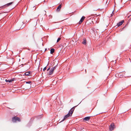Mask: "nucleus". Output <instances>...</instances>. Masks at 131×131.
<instances>
[{"mask_svg":"<svg viewBox=\"0 0 131 131\" xmlns=\"http://www.w3.org/2000/svg\"><path fill=\"white\" fill-rule=\"evenodd\" d=\"M74 107H73L71 109L68 113L64 116V118L61 122L64 121L68 118L72 116L74 109Z\"/></svg>","mask_w":131,"mask_h":131,"instance_id":"nucleus-1","label":"nucleus"},{"mask_svg":"<svg viewBox=\"0 0 131 131\" xmlns=\"http://www.w3.org/2000/svg\"><path fill=\"white\" fill-rule=\"evenodd\" d=\"M17 121L18 122H20V119L16 117H13L12 118V121L13 122H15Z\"/></svg>","mask_w":131,"mask_h":131,"instance_id":"nucleus-2","label":"nucleus"},{"mask_svg":"<svg viewBox=\"0 0 131 131\" xmlns=\"http://www.w3.org/2000/svg\"><path fill=\"white\" fill-rule=\"evenodd\" d=\"M114 128V125L113 124H112L110 126L109 128L110 130H113Z\"/></svg>","mask_w":131,"mask_h":131,"instance_id":"nucleus-3","label":"nucleus"},{"mask_svg":"<svg viewBox=\"0 0 131 131\" xmlns=\"http://www.w3.org/2000/svg\"><path fill=\"white\" fill-rule=\"evenodd\" d=\"M85 18V17L84 16H83L81 18V19H80L79 21V24H81Z\"/></svg>","mask_w":131,"mask_h":131,"instance_id":"nucleus-4","label":"nucleus"},{"mask_svg":"<svg viewBox=\"0 0 131 131\" xmlns=\"http://www.w3.org/2000/svg\"><path fill=\"white\" fill-rule=\"evenodd\" d=\"M124 22V20H122L121 21L119 22V23L117 24V25L118 26H119L121 25Z\"/></svg>","mask_w":131,"mask_h":131,"instance_id":"nucleus-5","label":"nucleus"},{"mask_svg":"<svg viewBox=\"0 0 131 131\" xmlns=\"http://www.w3.org/2000/svg\"><path fill=\"white\" fill-rule=\"evenodd\" d=\"M90 118V117H87L84 118L83 120L85 121H88L89 120Z\"/></svg>","mask_w":131,"mask_h":131,"instance_id":"nucleus-6","label":"nucleus"},{"mask_svg":"<svg viewBox=\"0 0 131 131\" xmlns=\"http://www.w3.org/2000/svg\"><path fill=\"white\" fill-rule=\"evenodd\" d=\"M82 43L84 45H85L86 43V40L85 38L83 39V41L82 42Z\"/></svg>","mask_w":131,"mask_h":131,"instance_id":"nucleus-7","label":"nucleus"},{"mask_svg":"<svg viewBox=\"0 0 131 131\" xmlns=\"http://www.w3.org/2000/svg\"><path fill=\"white\" fill-rule=\"evenodd\" d=\"M61 7V4H60L57 8V11H59L60 10Z\"/></svg>","mask_w":131,"mask_h":131,"instance_id":"nucleus-8","label":"nucleus"},{"mask_svg":"<svg viewBox=\"0 0 131 131\" xmlns=\"http://www.w3.org/2000/svg\"><path fill=\"white\" fill-rule=\"evenodd\" d=\"M54 49L53 48H51L50 50V53L52 54L54 52Z\"/></svg>","mask_w":131,"mask_h":131,"instance_id":"nucleus-9","label":"nucleus"},{"mask_svg":"<svg viewBox=\"0 0 131 131\" xmlns=\"http://www.w3.org/2000/svg\"><path fill=\"white\" fill-rule=\"evenodd\" d=\"M53 71L51 69L49 71V75H51L53 73Z\"/></svg>","mask_w":131,"mask_h":131,"instance_id":"nucleus-10","label":"nucleus"},{"mask_svg":"<svg viewBox=\"0 0 131 131\" xmlns=\"http://www.w3.org/2000/svg\"><path fill=\"white\" fill-rule=\"evenodd\" d=\"M30 73L29 72H27L25 73V74L26 75L28 76L29 75Z\"/></svg>","mask_w":131,"mask_h":131,"instance_id":"nucleus-11","label":"nucleus"},{"mask_svg":"<svg viewBox=\"0 0 131 131\" xmlns=\"http://www.w3.org/2000/svg\"><path fill=\"white\" fill-rule=\"evenodd\" d=\"M6 82H12V80H6Z\"/></svg>","mask_w":131,"mask_h":131,"instance_id":"nucleus-12","label":"nucleus"},{"mask_svg":"<svg viewBox=\"0 0 131 131\" xmlns=\"http://www.w3.org/2000/svg\"><path fill=\"white\" fill-rule=\"evenodd\" d=\"M56 66L52 68L51 69L52 70L54 71V70L56 69Z\"/></svg>","mask_w":131,"mask_h":131,"instance_id":"nucleus-13","label":"nucleus"},{"mask_svg":"<svg viewBox=\"0 0 131 131\" xmlns=\"http://www.w3.org/2000/svg\"><path fill=\"white\" fill-rule=\"evenodd\" d=\"M61 39V38H59L57 40V42H59Z\"/></svg>","mask_w":131,"mask_h":131,"instance_id":"nucleus-14","label":"nucleus"},{"mask_svg":"<svg viewBox=\"0 0 131 131\" xmlns=\"http://www.w3.org/2000/svg\"><path fill=\"white\" fill-rule=\"evenodd\" d=\"M31 82V81H28V82H26V83L29 84V83H30Z\"/></svg>","mask_w":131,"mask_h":131,"instance_id":"nucleus-15","label":"nucleus"},{"mask_svg":"<svg viewBox=\"0 0 131 131\" xmlns=\"http://www.w3.org/2000/svg\"><path fill=\"white\" fill-rule=\"evenodd\" d=\"M13 3V2H10L8 4V5H10L12 4Z\"/></svg>","mask_w":131,"mask_h":131,"instance_id":"nucleus-16","label":"nucleus"},{"mask_svg":"<svg viewBox=\"0 0 131 131\" xmlns=\"http://www.w3.org/2000/svg\"><path fill=\"white\" fill-rule=\"evenodd\" d=\"M46 69V67H45L43 69V71H45V70Z\"/></svg>","mask_w":131,"mask_h":131,"instance_id":"nucleus-17","label":"nucleus"},{"mask_svg":"<svg viewBox=\"0 0 131 131\" xmlns=\"http://www.w3.org/2000/svg\"><path fill=\"white\" fill-rule=\"evenodd\" d=\"M113 12H112V14H111V16H113Z\"/></svg>","mask_w":131,"mask_h":131,"instance_id":"nucleus-18","label":"nucleus"},{"mask_svg":"<svg viewBox=\"0 0 131 131\" xmlns=\"http://www.w3.org/2000/svg\"><path fill=\"white\" fill-rule=\"evenodd\" d=\"M50 69V68H48V69H47V70L48 71Z\"/></svg>","mask_w":131,"mask_h":131,"instance_id":"nucleus-19","label":"nucleus"},{"mask_svg":"<svg viewBox=\"0 0 131 131\" xmlns=\"http://www.w3.org/2000/svg\"><path fill=\"white\" fill-rule=\"evenodd\" d=\"M45 13H46V11H45Z\"/></svg>","mask_w":131,"mask_h":131,"instance_id":"nucleus-20","label":"nucleus"}]
</instances>
